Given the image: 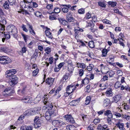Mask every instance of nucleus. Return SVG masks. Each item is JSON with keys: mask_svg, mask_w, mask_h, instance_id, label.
Wrapping results in <instances>:
<instances>
[{"mask_svg": "<svg viewBox=\"0 0 130 130\" xmlns=\"http://www.w3.org/2000/svg\"><path fill=\"white\" fill-rule=\"evenodd\" d=\"M111 113V111L109 110H107L105 111L104 115L106 116H107L109 114Z\"/></svg>", "mask_w": 130, "mask_h": 130, "instance_id": "obj_44", "label": "nucleus"}, {"mask_svg": "<svg viewBox=\"0 0 130 130\" xmlns=\"http://www.w3.org/2000/svg\"><path fill=\"white\" fill-rule=\"evenodd\" d=\"M47 96H46V97L44 99L43 103L44 104H46L45 106H44L43 108V110H47V111L50 110H52V108L53 107V105L52 103H51L50 99L47 98L46 97Z\"/></svg>", "mask_w": 130, "mask_h": 130, "instance_id": "obj_1", "label": "nucleus"}, {"mask_svg": "<svg viewBox=\"0 0 130 130\" xmlns=\"http://www.w3.org/2000/svg\"><path fill=\"white\" fill-rule=\"evenodd\" d=\"M22 35L23 37L25 42L26 43L27 42V39L28 36L27 35H25V34H22Z\"/></svg>", "mask_w": 130, "mask_h": 130, "instance_id": "obj_52", "label": "nucleus"}, {"mask_svg": "<svg viewBox=\"0 0 130 130\" xmlns=\"http://www.w3.org/2000/svg\"><path fill=\"white\" fill-rule=\"evenodd\" d=\"M121 85L120 83L119 82H116L115 85V87L116 89H118L119 88Z\"/></svg>", "mask_w": 130, "mask_h": 130, "instance_id": "obj_37", "label": "nucleus"}, {"mask_svg": "<svg viewBox=\"0 0 130 130\" xmlns=\"http://www.w3.org/2000/svg\"><path fill=\"white\" fill-rule=\"evenodd\" d=\"M45 51L47 54H49L51 51V48L49 47H47L45 50Z\"/></svg>", "mask_w": 130, "mask_h": 130, "instance_id": "obj_47", "label": "nucleus"}, {"mask_svg": "<svg viewBox=\"0 0 130 130\" xmlns=\"http://www.w3.org/2000/svg\"><path fill=\"white\" fill-rule=\"evenodd\" d=\"M114 74L115 73L112 70L108 72V74L109 75V77H113Z\"/></svg>", "mask_w": 130, "mask_h": 130, "instance_id": "obj_49", "label": "nucleus"}, {"mask_svg": "<svg viewBox=\"0 0 130 130\" xmlns=\"http://www.w3.org/2000/svg\"><path fill=\"white\" fill-rule=\"evenodd\" d=\"M29 97V96H24L21 99V100L23 101V102L25 103V102L27 101L28 98Z\"/></svg>", "mask_w": 130, "mask_h": 130, "instance_id": "obj_60", "label": "nucleus"}, {"mask_svg": "<svg viewBox=\"0 0 130 130\" xmlns=\"http://www.w3.org/2000/svg\"><path fill=\"white\" fill-rule=\"evenodd\" d=\"M18 78L15 75L11 76L9 80V84L12 87L14 86L18 83Z\"/></svg>", "mask_w": 130, "mask_h": 130, "instance_id": "obj_4", "label": "nucleus"}, {"mask_svg": "<svg viewBox=\"0 0 130 130\" xmlns=\"http://www.w3.org/2000/svg\"><path fill=\"white\" fill-rule=\"evenodd\" d=\"M67 15V19L68 22H71L75 21V19L72 16L70 13H68Z\"/></svg>", "mask_w": 130, "mask_h": 130, "instance_id": "obj_13", "label": "nucleus"}, {"mask_svg": "<svg viewBox=\"0 0 130 130\" xmlns=\"http://www.w3.org/2000/svg\"><path fill=\"white\" fill-rule=\"evenodd\" d=\"M35 14L37 17L41 18V17L42 16V14L39 11H37L35 13Z\"/></svg>", "mask_w": 130, "mask_h": 130, "instance_id": "obj_42", "label": "nucleus"}, {"mask_svg": "<svg viewBox=\"0 0 130 130\" xmlns=\"http://www.w3.org/2000/svg\"><path fill=\"white\" fill-rule=\"evenodd\" d=\"M74 127V126L73 125H68L67 126L66 129L68 130H73V128Z\"/></svg>", "mask_w": 130, "mask_h": 130, "instance_id": "obj_43", "label": "nucleus"}, {"mask_svg": "<svg viewBox=\"0 0 130 130\" xmlns=\"http://www.w3.org/2000/svg\"><path fill=\"white\" fill-rule=\"evenodd\" d=\"M91 17V15L89 12L87 13L85 17L84 18V20L90 19Z\"/></svg>", "mask_w": 130, "mask_h": 130, "instance_id": "obj_35", "label": "nucleus"}, {"mask_svg": "<svg viewBox=\"0 0 130 130\" xmlns=\"http://www.w3.org/2000/svg\"><path fill=\"white\" fill-rule=\"evenodd\" d=\"M112 112L114 115L116 117H120L121 116V114L118 113L117 112L113 111H112Z\"/></svg>", "mask_w": 130, "mask_h": 130, "instance_id": "obj_33", "label": "nucleus"}, {"mask_svg": "<svg viewBox=\"0 0 130 130\" xmlns=\"http://www.w3.org/2000/svg\"><path fill=\"white\" fill-rule=\"evenodd\" d=\"M78 13L80 14H83L85 13V10L83 8H81L78 10Z\"/></svg>", "mask_w": 130, "mask_h": 130, "instance_id": "obj_51", "label": "nucleus"}, {"mask_svg": "<svg viewBox=\"0 0 130 130\" xmlns=\"http://www.w3.org/2000/svg\"><path fill=\"white\" fill-rule=\"evenodd\" d=\"M34 122H37L38 121H40V117L38 116H36L35 117L34 120Z\"/></svg>", "mask_w": 130, "mask_h": 130, "instance_id": "obj_56", "label": "nucleus"}, {"mask_svg": "<svg viewBox=\"0 0 130 130\" xmlns=\"http://www.w3.org/2000/svg\"><path fill=\"white\" fill-rule=\"evenodd\" d=\"M22 28L24 31L26 32H27L28 29L26 28V25L23 24H22Z\"/></svg>", "mask_w": 130, "mask_h": 130, "instance_id": "obj_55", "label": "nucleus"}, {"mask_svg": "<svg viewBox=\"0 0 130 130\" xmlns=\"http://www.w3.org/2000/svg\"><path fill=\"white\" fill-rule=\"evenodd\" d=\"M62 11L64 13H67L68 11V8L67 7H63L62 9Z\"/></svg>", "mask_w": 130, "mask_h": 130, "instance_id": "obj_59", "label": "nucleus"}, {"mask_svg": "<svg viewBox=\"0 0 130 130\" xmlns=\"http://www.w3.org/2000/svg\"><path fill=\"white\" fill-rule=\"evenodd\" d=\"M91 99V98L90 96H88L86 97L85 101V104L86 105H88L90 103Z\"/></svg>", "mask_w": 130, "mask_h": 130, "instance_id": "obj_27", "label": "nucleus"}, {"mask_svg": "<svg viewBox=\"0 0 130 130\" xmlns=\"http://www.w3.org/2000/svg\"><path fill=\"white\" fill-rule=\"evenodd\" d=\"M103 22L104 23H105L106 24H111V22L110 21L106 19H104L103 20Z\"/></svg>", "mask_w": 130, "mask_h": 130, "instance_id": "obj_53", "label": "nucleus"}, {"mask_svg": "<svg viewBox=\"0 0 130 130\" xmlns=\"http://www.w3.org/2000/svg\"><path fill=\"white\" fill-rule=\"evenodd\" d=\"M67 63L68 64H70V65L72 64V62L71 60H69L68 62V61ZM68 70L70 73L72 72L73 70L72 66L71 65H70L69 66H68Z\"/></svg>", "mask_w": 130, "mask_h": 130, "instance_id": "obj_18", "label": "nucleus"}, {"mask_svg": "<svg viewBox=\"0 0 130 130\" xmlns=\"http://www.w3.org/2000/svg\"><path fill=\"white\" fill-rule=\"evenodd\" d=\"M8 31L11 35H12L13 37L16 38L17 36V30L16 28L13 25L7 27Z\"/></svg>", "mask_w": 130, "mask_h": 130, "instance_id": "obj_2", "label": "nucleus"}, {"mask_svg": "<svg viewBox=\"0 0 130 130\" xmlns=\"http://www.w3.org/2000/svg\"><path fill=\"white\" fill-rule=\"evenodd\" d=\"M40 110V107H36L32 109H29L30 116L39 113Z\"/></svg>", "mask_w": 130, "mask_h": 130, "instance_id": "obj_8", "label": "nucleus"}, {"mask_svg": "<svg viewBox=\"0 0 130 130\" xmlns=\"http://www.w3.org/2000/svg\"><path fill=\"white\" fill-rule=\"evenodd\" d=\"M99 5L102 8H105L106 5L104 2L100 1L98 2Z\"/></svg>", "mask_w": 130, "mask_h": 130, "instance_id": "obj_31", "label": "nucleus"}, {"mask_svg": "<svg viewBox=\"0 0 130 130\" xmlns=\"http://www.w3.org/2000/svg\"><path fill=\"white\" fill-rule=\"evenodd\" d=\"M32 0H24L23 1V2L22 3H24V4L26 3L27 4L29 3H30L32 2Z\"/></svg>", "mask_w": 130, "mask_h": 130, "instance_id": "obj_63", "label": "nucleus"}, {"mask_svg": "<svg viewBox=\"0 0 130 130\" xmlns=\"http://www.w3.org/2000/svg\"><path fill=\"white\" fill-rule=\"evenodd\" d=\"M10 59L7 56H0V63L6 64L11 62Z\"/></svg>", "mask_w": 130, "mask_h": 130, "instance_id": "obj_6", "label": "nucleus"}, {"mask_svg": "<svg viewBox=\"0 0 130 130\" xmlns=\"http://www.w3.org/2000/svg\"><path fill=\"white\" fill-rule=\"evenodd\" d=\"M108 3L109 5H110L112 7L115 6L117 4L116 3L114 2L109 1L108 2Z\"/></svg>", "mask_w": 130, "mask_h": 130, "instance_id": "obj_34", "label": "nucleus"}, {"mask_svg": "<svg viewBox=\"0 0 130 130\" xmlns=\"http://www.w3.org/2000/svg\"><path fill=\"white\" fill-rule=\"evenodd\" d=\"M76 65L78 68H81L84 69L86 67L85 64L82 63H77Z\"/></svg>", "mask_w": 130, "mask_h": 130, "instance_id": "obj_24", "label": "nucleus"}, {"mask_svg": "<svg viewBox=\"0 0 130 130\" xmlns=\"http://www.w3.org/2000/svg\"><path fill=\"white\" fill-rule=\"evenodd\" d=\"M76 87L75 85L72 84L67 86L66 88V93L69 95L75 90Z\"/></svg>", "mask_w": 130, "mask_h": 130, "instance_id": "obj_5", "label": "nucleus"}, {"mask_svg": "<svg viewBox=\"0 0 130 130\" xmlns=\"http://www.w3.org/2000/svg\"><path fill=\"white\" fill-rule=\"evenodd\" d=\"M58 20L60 22L64 25H66L68 24V22L67 21L63 20V19L61 18H59Z\"/></svg>", "mask_w": 130, "mask_h": 130, "instance_id": "obj_23", "label": "nucleus"}, {"mask_svg": "<svg viewBox=\"0 0 130 130\" xmlns=\"http://www.w3.org/2000/svg\"><path fill=\"white\" fill-rule=\"evenodd\" d=\"M3 6L5 9H8L9 6V4L7 1L5 2V3L4 4Z\"/></svg>", "mask_w": 130, "mask_h": 130, "instance_id": "obj_36", "label": "nucleus"}, {"mask_svg": "<svg viewBox=\"0 0 130 130\" xmlns=\"http://www.w3.org/2000/svg\"><path fill=\"white\" fill-rule=\"evenodd\" d=\"M10 35H11L9 34V33H7L5 34L4 35L5 37V38L7 39H9L10 37Z\"/></svg>", "mask_w": 130, "mask_h": 130, "instance_id": "obj_54", "label": "nucleus"}, {"mask_svg": "<svg viewBox=\"0 0 130 130\" xmlns=\"http://www.w3.org/2000/svg\"><path fill=\"white\" fill-rule=\"evenodd\" d=\"M116 125L120 130H124L125 129L124 127V124L123 123H120L119 122L116 124Z\"/></svg>", "mask_w": 130, "mask_h": 130, "instance_id": "obj_19", "label": "nucleus"}, {"mask_svg": "<svg viewBox=\"0 0 130 130\" xmlns=\"http://www.w3.org/2000/svg\"><path fill=\"white\" fill-rule=\"evenodd\" d=\"M79 99L73 100L70 103V104L71 105L76 106L79 103Z\"/></svg>", "mask_w": 130, "mask_h": 130, "instance_id": "obj_20", "label": "nucleus"}, {"mask_svg": "<svg viewBox=\"0 0 130 130\" xmlns=\"http://www.w3.org/2000/svg\"><path fill=\"white\" fill-rule=\"evenodd\" d=\"M1 49L2 51L6 53L9 52L11 51L10 49L6 47H2Z\"/></svg>", "mask_w": 130, "mask_h": 130, "instance_id": "obj_25", "label": "nucleus"}, {"mask_svg": "<svg viewBox=\"0 0 130 130\" xmlns=\"http://www.w3.org/2000/svg\"><path fill=\"white\" fill-rule=\"evenodd\" d=\"M46 36L49 38L52 39L53 37L52 36V33L47 30L45 31Z\"/></svg>", "mask_w": 130, "mask_h": 130, "instance_id": "obj_21", "label": "nucleus"}, {"mask_svg": "<svg viewBox=\"0 0 130 130\" xmlns=\"http://www.w3.org/2000/svg\"><path fill=\"white\" fill-rule=\"evenodd\" d=\"M105 93L106 94L107 96H111L113 94V93L112 92L111 89L107 91Z\"/></svg>", "mask_w": 130, "mask_h": 130, "instance_id": "obj_28", "label": "nucleus"}, {"mask_svg": "<svg viewBox=\"0 0 130 130\" xmlns=\"http://www.w3.org/2000/svg\"><path fill=\"white\" fill-rule=\"evenodd\" d=\"M13 91L9 87L6 88L3 93V95L4 96H6L8 95H10L12 93H13Z\"/></svg>", "mask_w": 130, "mask_h": 130, "instance_id": "obj_9", "label": "nucleus"}, {"mask_svg": "<svg viewBox=\"0 0 130 130\" xmlns=\"http://www.w3.org/2000/svg\"><path fill=\"white\" fill-rule=\"evenodd\" d=\"M84 71L82 69H81L79 70V71L78 73L79 75V76H83L84 74Z\"/></svg>", "mask_w": 130, "mask_h": 130, "instance_id": "obj_57", "label": "nucleus"}, {"mask_svg": "<svg viewBox=\"0 0 130 130\" xmlns=\"http://www.w3.org/2000/svg\"><path fill=\"white\" fill-rule=\"evenodd\" d=\"M49 18L51 20H56L57 19V18L56 17L53 15H50L49 17Z\"/></svg>", "mask_w": 130, "mask_h": 130, "instance_id": "obj_48", "label": "nucleus"}, {"mask_svg": "<svg viewBox=\"0 0 130 130\" xmlns=\"http://www.w3.org/2000/svg\"><path fill=\"white\" fill-rule=\"evenodd\" d=\"M27 25L29 27V29L28 30L30 34L33 36H35L36 35V33L33 29L32 26L28 24Z\"/></svg>", "mask_w": 130, "mask_h": 130, "instance_id": "obj_15", "label": "nucleus"}, {"mask_svg": "<svg viewBox=\"0 0 130 130\" xmlns=\"http://www.w3.org/2000/svg\"><path fill=\"white\" fill-rule=\"evenodd\" d=\"M41 126V123L40 121H38L37 122H34V126L35 128H38Z\"/></svg>", "mask_w": 130, "mask_h": 130, "instance_id": "obj_26", "label": "nucleus"}, {"mask_svg": "<svg viewBox=\"0 0 130 130\" xmlns=\"http://www.w3.org/2000/svg\"><path fill=\"white\" fill-rule=\"evenodd\" d=\"M9 71L12 75L15 74L16 72V71L15 69L10 70Z\"/></svg>", "mask_w": 130, "mask_h": 130, "instance_id": "obj_62", "label": "nucleus"}, {"mask_svg": "<svg viewBox=\"0 0 130 130\" xmlns=\"http://www.w3.org/2000/svg\"><path fill=\"white\" fill-rule=\"evenodd\" d=\"M54 11L55 13H59L60 11V10L59 8L56 7L54 8Z\"/></svg>", "mask_w": 130, "mask_h": 130, "instance_id": "obj_50", "label": "nucleus"}, {"mask_svg": "<svg viewBox=\"0 0 130 130\" xmlns=\"http://www.w3.org/2000/svg\"><path fill=\"white\" fill-rule=\"evenodd\" d=\"M6 23V21L5 20L0 22V30L4 31L5 30V26L4 25Z\"/></svg>", "mask_w": 130, "mask_h": 130, "instance_id": "obj_14", "label": "nucleus"}, {"mask_svg": "<svg viewBox=\"0 0 130 130\" xmlns=\"http://www.w3.org/2000/svg\"><path fill=\"white\" fill-rule=\"evenodd\" d=\"M45 117L47 120H50L52 117L57 115V113L53 110L46 111L45 113Z\"/></svg>", "mask_w": 130, "mask_h": 130, "instance_id": "obj_3", "label": "nucleus"}, {"mask_svg": "<svg viewBox=\"0 0 130 130\" xmlns=\"http://www.w3.org/2000/svg\"><path fill=\"white\" fill-rule=\"evenodd\" d=\"M52 124L55 126H59L66 125L65 122L62 120H55L52 121Z\"/></svg>", "mask_w": 130, "mask_h": 130, "instance_id": "obj_7", "label": "nucleus"}, {"mask_svg": "<svg viewBox=\"0 0 130 130\" xmlns=\"http://www.w3.org/2000/svg\"><path fill=\"white\" fill-rule=\"evenodd\" d=\"M8 1L10 5H12L15 3V0H8Z\"/></svg>", "mask_w": 130, "mask_h": 130, "instance_id": "obj_58", "label": "nucleus"}, {"mask_svg": "<svg viewBox=\"0 0 130 130\" xmlns=\"http://www.w3.org/2000/svg\"><path fill=\"white\" fill-rule=\"evenodd\" d=\"M33 100L31 97L29 96L25 103H30L33 102Z\"/></svg>", "mask_w": 130, "mask_h": 130, "instance_id": "obj_32", "label": "nucleus"}, {"mask_svg": "<svg viewBox=\"0 0 130 130\" xmlns=\"http://www.w3.org/2000/svg\"><path fill=\"white\" fill-rule=\"evenodd\" d=\"M102 54L103 57H105L106 56L107 53V49H104L102 51Z\"/></svg>", "mask_w": 130, "mask_h": 130, "instance_id": "obj_39", "label": "nucleus"}, {"mask_svg": "<svg viewBox=\"0 0 130 130\" xmlns=\"http://www.w3.org/2000/svg\"><path fill=\"white\" fill-rule=\"evenodd\" d=\"M109 99H106L105 100L103 101V106L104 107H106L109 105L110 103Z\"/></svg>", "mask_w": 130, "mask_h": 130, "instance_id": "obj_16", "label": "nucleus"}, {"mask_svg": "<svg viewBox=\"0 0 130 130\" xmlns=\"http://www.w3.org/2000/svg\"><path fill=\"white\" fill-rule=\"evenodd\" d=\"M112 118H107V123H108L109 125H111L112 123Z\"/></svg>", "mask_w": 130, "mask_h": 130, "instance_id": "obj_46", "label": "nucleus"}, {"mask_svg": "<svg viewBox=\"0 0 130 130\" xmlns=\"http://www.w3.org/2000/svg\"><path fill=\"white\" fill-rule=\"evenodd\" d=\"M23 114L25 116H30L29 109L26 110L23 113Z\"/></svg>", "mask_w": 130, "mask_h": 130, "instance_id": "obj_30", "label": "nucleus"}, {"mask_svg": "<svg viewBox=\"0 0 130 130\" xmlns=\"http://www.w3.org/2000/svg\"><path fill=\"white\" fill-rule=\"evenodd\" d=\"M41 98L38 96H37L34 100V103H38L41 100Z\"/></svg>", "mask_w": 130, "mask_h": 130, "instance_id": "obj_38", "label": "nucleus"}, {"mask_svg": "<svg viewBox=\"0 0 130 130\" xmlns=\"http://www.w3.org/2000/svg\"><path fill=\"white\" fill-rule=\"evenodd\" d=\"M11 73L9 71H7V74H6V77H9L12 76Z\"/></svg>", "mask_w": 130, "mask_h": 130, "instance_id": "obj_45", "label": "nucleus"}, {"mask_svg": "<svg viewBox=\"0 0 130 130\" xmlns=\"http://www.w3.org/2000/svg\"><path fill=\"white\" fill-rule=\"evenodd\" d=\"M87 76H89L90 80L93 79L94 78V75L93 74H91L90 75H88Z\"/></svg>", "mask_w": 130, "mask_h": 130, "instance_id": "obj_61", "label": "nucleus"}, {"mask_svg": "<svg viewBox=\"0 0 130 130\" xmlns=\"http://www.w3.org/2000/svg\"><path fill=\"white\" fill-rule=\"evenodd\" d=\"M94 67L93 64H90L89 66L87 67V70L89 71H91L92 68Z\"/></svg>", "mask_w": 130, "mask_h": 130, "instance_id": "obj_40", "label": "nucleus"}, {"mask_svg": "<svg viewBox=\"0 0 130 130\" xmlns=\"http://www.w3.org/2000/svg\"><path fill=\"white\" fill-rule=\"evenodd\" d=\"M121 98V96L120 95H116L113 97L112 102L117 103L120 100Z\"/></svg>", "mask_w": 130, "mask_h": 130, "instance_id": "obj_12", "label": "nucleus"}, {"mask_svg": "<svg viewBox=\"0 0 130 130\" xmlns=\"http://www.w3.org/2000/svg\"><path fill=\"white\" fill-rule=\"evenodd\" d=\"M54 80V79L52 77H48L45 80V82L46 84L50 85H52Z\"/></svg>", "mask_w": 130, "mask_h": 130, "instance_id": "obj_11", "label": "nucleus"}, {"mask_svg": "<svg viewBox=\"0 0 130 130\" xmlns=\"http://www.w3.org/2000/svg\"><path fill=\"white\" fill-rule=\"evenodd\" d=\"M65 120L67 122H69L72 123H75V121L71 115H66L64 116Z\"/></svg>", "mask_w": 130, "mask_h": 130, "instance_id": "obj_10", "label": "nucleus"}, {"mask_svg": "<svg viewBox=\"0 0 130 130\" xmlns=\"http://www.w3.org/2000/svg\"><path fill=\"white\" fill-rule=\"evenodd\" d=\"M100 122V120L99 119H95L93 121V123L95 124H96L97 123Z\"/></svg>", "mask_w": 130, "mask_h": 130, "instance_id": "obj_64", "label": "nucleus"}, {"mask_svg": "<svg viewBox=\"0 0 130 130\" xmlns=\"http://www.w3.org/2000/svg\"><path fill=\"white\" fill-rule=\"evenodd\" d=\"M88 45L91 48H93L94 47V42L93 41H90L88 43Z\"/></svg>", "mask_w": 130, "mask_h": 130, "instance_id": "obj_29", "label": "nucleus"}, {"mask_svg": "<svg viewBox=\"0 0 130 130\" xmlns=\"http://www.w3.org/2000/svg\"><path fill=\"white\" fill-rule=\"evenodd\" d=\"M69 75L68 73H66L63 76L61 80V81H62L63 82H67L68 78Z\"/></svg>", "mask_w": 130, "mask_h": 130, "instance_id": "obj_22", "label": "nucleus"}, {"mask_svg": "<svg viewBox=\"0 0 130 130\" xmlns=\"http://www.w3.org/2000/svg\"><path fill=\"white\" fill-rule=\"evenodd\" d=\"M39 69H37L33 71L32 72V75L33 76H35L37 75L38 73Z\"/></svg>", "mask_w": 130, "mask_h": 130, "instance_id": "obj_41", "label": "nucleus"}, {"mask_svg": "<svg viewBox=\"0 0 130 130\" xmlns=\"http://www.w3.org/2000/svg\"><path fill=\"white\" fill-rule=\"evenodd\" d=\"M89 82V79L88 78L86 77L83 80H82V83L81 85V86L83 87V84H87Z\"/></svg>", "mask_w": 130, "mask_h": 130, "instance_id": "obj_17", "label": "nucleus"}]
</instances>
